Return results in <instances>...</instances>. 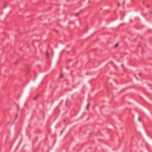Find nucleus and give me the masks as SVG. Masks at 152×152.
Listing matches in <instances>:
<instances>
[{
	"instance_id": "nucleus-1",
	"label": "nucleus",
	"mask_w": 152,
	"mask_h": 152,
	"mask_svg": "<svg viewBox=\"0 0 152 152\" xmlns=\"http://www.w3.org/2000/svg\"><path fill=\"white\" fill-rule=\"evenodd\" d=\"M90 105V103H89L87 104V105L86 107V109H88L89 108V106Z\"/></svg>"
},
{
	"instance_id": "nucleus-2",
	"label": "nucleus",
	"mask_w": 152,
	"mask_h": 152,
	"mask_svg": "<svg viewBox=\"0 0 152 152\" xmlns=\"http://www.w3.org/2000/svg\"><path fill=\"white\" fill-rule=\"evenodd\" d=\"M79 13H76V14H75V15H76V16H78L79 15Z\"/></svg>"
},
{
	"instance_id": "nucleus-3",
	"label": "nucleus",
	"mask_w": 152,
	"mask_h": 152,
	"mask_svg": "<svg viewBox=\"0 0 152 152\" xmlns=\"http://www.w3.org/2000/svg\"><path fill=\"white\" fill-rule=\"evenodd\" d=\"M63 77V75L61 74V75L60 77V78H62Z\"/></svg>"
},
{
	"instance_id": "nucleus-4",
	"label": "nucleus",
	"mask_w": 152,
	"mask_h": 152,
	"mask_svg": "<svg viewBox=\"0 0 152 152\" xmlns=\"http://www.w3.org/2000/svg\"><path fill=\"white\" fill-rule=\"evenodd\" d=\"M138 120L139 121H140V117H138Z\"/></svg>"
},
{
	"instance_id": "nucleus-5",
	"label": "nucleus",
	"mask_w": 152,
	"mask_h": 152,
	"mask_svg": "<svg viewBox=\"0 0 152 152\" xmlns=\"http://www.w3.org/2000/svg\"><path fill=\"white\" fill-rule=\"evenodd\" d=\"M118 43H117V44H115V47H117V46H118Z\"/></svg>"
},
{
	"instance_id": "nucleus-6",
	"label": "nucleus",
	"mask_w": 152,
	"mask_h": 152,
	"mask_svg": "<svg viewBox=\"0 0 152 152\" xmlns=\"http://www.w3.org/2000/svg\"><path fill=\"white\" fill-rule=\"evenodd\" d=\"M46 55L47 56H48L49 55L47 52L46 53Z\"/></svg>"
},
{
	"instance_id": "nucleus-7",
	"label": "nucleus",
	"mask_w": 152,
	"mask_h": 152,
	"mask_svg": "<svg viewBox=\"0 0 152 152\" xmlns=\"http://www.w3.org/2000/svg\"><path fill=\"white\" fill-rule=\"evenodd\" d=\"M138 75H139L140 76V77H141V75H140V73H138Z\"/></svg>"
},
{
	"instance_id": "nucleus-8",
	"label": "nucleus",
	"mask_w": 152,
	"mask_h": 152,
	"mask_svg": "<svg viewBox=\"0 0 152 152\" xmlns=\"http://www.w3.org/2000/svg\"><path fill=\"white\" fill-rule=\"evenodd\" d=\"M118 6L119 7L120 6V4L119 3H118Z\"/></svg>"
},
{
	"instance_id": "nucleus-9",
	"label": "nucleus",
	"mask_w": 152,
	"mask_h": 152,
	"mask_svg": "<svg viewBox=\"0 0 152 152\" xmlns=\"http://www.w3.org/2000/svg\"><path fill=\"white\" fill-rule=\"evenodd\" d=\"M147 7H149V5H147Z\"/></svg>"
},
{
	"instance_id": "nucleus-10",
	"label": "nucleus",
	"mask_w": 152,
	"mask_h": 152,
	"mask_svg": "<svg viewBox=\"0 0 152 152\" xmlns=\"http://www.w3.org/2000/svg\"><path fill=\"white\" fill-rule=\"evenodd\" d=\"M143 4H145V2L144 1L143 2Z\"/></svg>"
},
{
	"instance_id": "nucleus-11",
	"label": "nucleus",
	"mask_w": 152,
	"mask_h": 152,
	"mask_svg": "<svg viewBox=\"0 0 152 152\" xmlns=\"http://www.w3.org/2000/svg\"><path fill=\"white\" fill-rule=\"evenodd\" d=\"M64 121H65V120L64 119Z\"/></svg>"
},
{
	"instance_id": "nucleus-12",
	"label": "nucleus",
	"mask_w": 152,
	"mask_h": 152,
	"mask_svg": "<svg viewBox=\"0 0 152 152\" xmlns=\"http://www.w3.org/2000/svg\"><path fill=\"white\" fill-rule=\"evenodd\" d=\"M17 116H18V115H17V116H16V118H17Z\"/></svg>"
},
{
	"instance_id": "nucleus-13",
	"label": "nucleus",
	"mask_w": 152,
	"mask_h": 152,
	"mask_svg": "<svg viewBox=\"0 0 152 152\" xmlns=\"http://www.w3.org/2000/svg\"><path fill=\"white\" fill-rule=\"evenodd\" d=\"M152 13V12H151V14Z\"/></svg>"
}]
</instances>
